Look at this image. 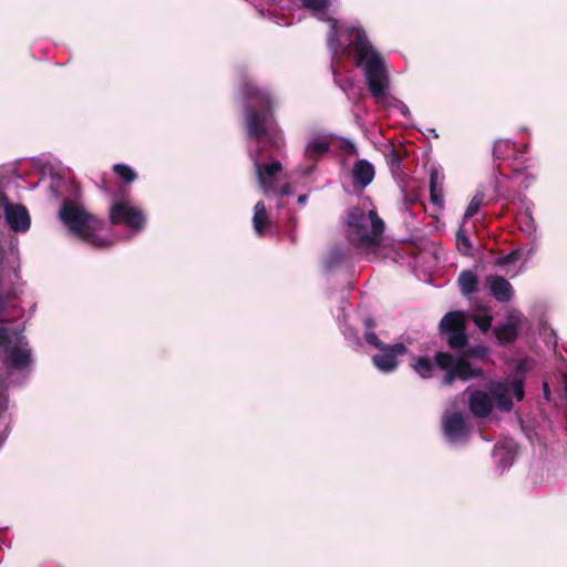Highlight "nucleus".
<instances>
[{
	"label": "nucleus",
	"instance_id": "19",
	"mask_svg": "<svg viewBox=\"0 0 567 567\" xmlns=\"http://www.w3.org/2000/svg\"><path fill=\"white\" fill-rule=\"evenodd\" d=\"M470 405L472 412L481 417L488 415L492 411V401L489 396L482 391H477L471 395Z\"/></svg>",
	"mask_w": 567,
	"mask_h": 567
},
{
	"label": "nucleus",
	"instance_id": "6",
	"mask_svg": "<svg viewBox=\"0 0 567 567\" xmlns=\"http://www.w3.org/2000/svg\"><path fill=\"white\" fill-rule=\"evenodd\" d=\"M6 250L0 245V322L14 321L24 317L20 305V287L12 281L19 279L18 270L4 266Z\"/></svg>",
	"mask_w": 567,
	"mask_h": 567
},
{
	"label": "nucleus",
	"instance_id": "46",
	"mask_svg": "<svg viewBox=\"0 0 567 567\" xmlns=\"http://www.w3.org/2000/svg\"><path fill=\"white\" fill-rule=\"evenodd\" d=\"M331 69H332V72H333L334 76H337L338 72H337L336 68L332 65Z\"/></svg>",
	"mask_w": 567,
	"mask_h": 567
},
{
	"label": "nucleus",
	"instance_id": "48",
	"mask_svg": "<svg viewBox=\"0 0 567 567\" xmlns=\"http://www.w3.org/2000/svg\"><path fill=\"white\" fill-rule=\"evenodd\" d=\"M462 429H463V431L465 430V424H464V423H463V425H462Z\"/></svg>",
	"mask_w": 567,
	"mask_h": 567
},
{
	"label": "nucleus",
	"instance_id": "42",
	"mask_svg": "<svg viewBox=\"0 0 567 567\" xmlns=\"http://www.w3.org/2000/svg\"><path fill=\"white\" fill-rule=\"evenodd\" d=\"M351 85H352V82L349 79L346 80V83L340 84V86L343 91L347 90V86H351Z\"/></svg>",
	"mask_w": 567,
	"mask_h": 567
},
{
	"label": "nucleus",
	"instance_id": "22",
	"mask_svg": "<svg viewBox=\"0 0 567 567\" xmlns=\"http://www.w3.org/2000/svg\"><path fill=\"white\" fill-rule=\"evenodd\" d=\"M430 194L432 203L436 206H442L443 194L442 188L439 187V172L436 169H432L430 174Z\"/></svg>",
	"mask_w": 567,
	"mask_h": 567
},
{
	"label": "nucleus",
	"instance_id": "32",
	"mask_svg": "<svg viewBox=\"0 0 567 567\" xmlns=\"http://www.w3.org/2000/svg\"><path fill=\"white\" fill-rule=\"evenodd\" d=\"M364 340L367 343L373 346L378 350L382 349L385 346V343H383L373 331H365Z\"/></svg>",
	"mask_w": 567,
	"mask_h": 567
},
{
	"label": "nucleus",
	"instance_id": "30",
	"mask_svg": "<svg viewBox=\"0 0 567 567\" xmlns=\"http://www.w3.org/2000/svg\"><path fill=\"white\" fill-rule=\"evenodd\" d=\"M462 243H463V256H471L476 260H478V259L481 260L482 251H481L480 247H474L464 234H463Z\"/></svg>",
	"mask_w": 567,
	"mask_h": 567
},
{
	"label": "nucleus",
	"instance_id": "14",
	"mask_svg": "<svg viewBox=\"0 0 567 567\" xmlns=\"http://www.w3.org/2000/svg\"><path fill=\"white\" fill-rule=\"evenodd\" d=\"M379 351L380 353L372 357V362L381 372L390 373L399 367L400 358L404 357L409 349L404 343L398 342L385 344Z\"/></svg>",
	"mask_w": 567,
	"mask_h": 567
},
{
	"label": "nucleus",
	"instance_id": "29",
	"mask_svg": "<svg viewBox=\"0 0 567 567\" xmlns=\"http://www.w3.org/2000/svg\"><path fill=\"white\" fill-rule=\"evenodd\" d=\"M494 457L498 458V462L502 463L503 471L513 464L512 455L503 446L495 447Z\"/></svg>",
	"mask_w": 567,
	"mask_h": 567
},
{
	"label": "nucleus",
	"instance_id": "21",
	"mask_svg": "<svg viewBox=\"0 0 567 567\" xmlns=\"http://www.w3.org/2000/svg\"><path fill=\"white\" fill-rule=\"evenodd\" d=\"M485 205H487L486 192L485 188L481 186L480 188H477L475 195L470 200V204L467 205L465 213L463 214V219L475 216L476 214H478L480 208Z\"/></svg>",
	"mask_w": 567,
	"mask_h": 567
},
{
	"label": "nucleus",
	"instance_id": "7",
	"mask_svg": "<svg viewBox=\"0 0 567 567\" xmlns=\"http://www.w3.org/2000/svg\"><path fill=\"white\" fill-rule=\"evenodd\" d=\"M492 319L491 309L487 307L477 308L472 312L463 311V380L473 378L482 371L481 367L472 368L470 359L484 360L488 353L484 346L470 347L467 344L465 327L472 321L482 332H486L492 326Z\"/></svg>",
	"mask_w": 567,
	"mask_h": 567
},
{
	"label": "nucleus",
	"instance_id": "47",
	"mask_svg": "<svg viewBox=\"0 0 567 567\" xmlns=\"http://www.w3.org/2000/svg\"><path fill=\"white\" fill-rule=\"evenodd\" d=\"M457 284H461V274L456 278Z\"/></svg>",
	"mask_w": 567,
	"mask_h": 567
},
{
	"label": "nucleus",
	"instance_id": "31",
	"mask_svg": "<svg viewBox=\"0 0 567 567\" xmlns=\"http://www.w3.org/2000/svg\"><path fill=\"white\" fill-rule=\"evenodd\" d=\"M9 408V400L6 394H0V423L4 424V430L8 429L7 412Z\"/></svg>",
	"mask_w": 567,
	"mask_h": 567
},
{
	"label": "nucleus",
	"instance_id": "8",
	"mask_svg": "<svg viewBox=\"0 0 567 567\" xmlns=\"http://www.w3.org/2000/svg\"><path fill=\"white\" fill-rule=\"evenodd\" d=\"M410 365L422 379H431L435 368L444 371L442 378L444 386L461 379V354L453 355L445 351H437L433 361L425 355H413Z\"/></svg>",
	"mask_w": 567,
	"mask_h": 567
},
{
	"label": "nucleus",
	"instance_id": "25",
	"mask_svg": "<svg viewBox=\"0 0 567 567\" xmlns=\"http://www.w3.org/2000/svg\"><path fill=\"white\" fill-rule=\"evenodd\" d=\"M301 6L313 13H326L330 7V0H301Z\"/></svg>",
	"mask_w": 567,
	"mask_h": 567
},
{
	"label": "nucleus",
	"instance_id": "37",
	"mask_svg": "<svg viewBox=\"0 0 567 567\" xmlns=\"http://www.w3.org/2000/svg\"><path fill=\"white\" fill-rule=\"evenodd\" d=\"M364 327L368 329L367 331H372V329L375 327L374 319L371 317H367L363 321Z\"/></svg>",
	"mask_w": 567,
	"mask_h": 567
},
{
	"label": "nucleus",
	"instance_id": "28",
	"mask_svg": "<svg viewBox=\"0 0 567 567\" xmlns=\"http://www.w3.org/2000/svg\"><path fill=\"white\" fill-rule=\"evenodd\" d=\"M477 276L471 270H463V293L467 295L477 290Z\"/></svg>",
	"mask_w": 567,
	"mask_h": 567
},
{
	"label": "nucleus",
	"instance_id": "17",
	"mask_svg": "<svg viewBox=\"0 0 567 567\" xmlns=\"http://www.w3.org/2000/svg\"><path fill=\"white\" fill-rule=\"evenodd\" d=\"M523 320L520 313H514L509 317L507 322L499 326L495 330L496 339L499 343H509L517 337L518 323Z\"/></svg>",
	"mask_w": 567,
	"mask_h": 567
},
{
	"label": "nucleus",
	"instance_id": "2",
	"mask_svg": "<svg viewBox=\"0 0 567 567\" xmlns=\"http://www.w3.org/2000/svg\"><path fill=\"white\" fill-rule=\"evenodd\" d=\"M330 22L328 33V47L337 55L339 52L352 55L354 65L363 72L368 89L377 102L386 97L390 91V76L384 58L377 51L368 39L362 28H347L349 43L344 47L340 43L339 22L328 17Z\"/></svg>",
	"mask_w": 567,
	"mask_h": 567
},
{
	"label": "nucleus",
	"instance_id": "41",
	"mask_svg": "<svg viewBox=\"0 0 567 567\" xmlns=\"http://www.w3.org/2000/svg\"><path fill=\"white\" fill-rule=\"evenodd\" d=\"M288 236L290 238L291 244H293V245L297 244L298 238H297L296 231L288 233Z\"/></svg>",
	"mask_w": 567,
	"mask_h": 567
},
{
	"label": "nucleus",
	"instance_id": "40",
	"mask_svg": "<svg viewBox=\"0 0 567 567\" xmlns=\"http://www.w3.org/2000/svg\"><path fill=\"white\" fill-rule=\"evenodd\" d=\"M455 243L457 249H461V226L455 230Z\"/></svg>",
	"mask_w": 567,
	"mask_h": 567
},
{
	"label": "nucleus",
	"instance_id": "44",
	"mask_svg": "<svg viewBox=\"0 0 567 567\" xmlns=\"http://www.w3.org/2000/svg\"><path fill=\"white\" fill-rule=\"evenodd\" d=\"M306 200H307V195H300V196L298 197V203H299V204H303Z\"/></svg>",
	"mask_w": 567,
	"mask_h": 567
},
{
	"label": "nucleus",
	"instance_id": "4",
	"mask_svg": "<svg viewBox=\"0 0 567 567\" xmlns=\"http://www.w3.org/2000/svg\"><path fill=\"white\" fill-rule=\"evenodd\" d=\"M59 217L75 238L95 248L107 246L106 241L97 235L103 227V221L71 199H63Z\"/></svg>",
	"mask_w": 567,
	"mask_h": 567
},
{
	"label": "nucleus",
	"instance_id": "36",
	"mask_svg": "<svg viewBox=\"0 0 567 567\" xmlns=\"http://www.w3.org/2000/svg\"><path fill=\"white\" fill-rule=\"evenodd\" d=\"M297 225H298V220L296 217H290L288 219V223L286 224L285 226V231L288 234V233H292V231H296V228H297Z\"/></svg>",
	"mask_w": 567,
	"mask_h": 567
},
{
	"label": "nucleus",
	"instance_id": "15",
	"mask_svg": "<svg viewBox=\"0 0 567 567\" xmlns=\"http://www.w3.org/2000/svg\"><path fill=\"white\" fill-rule=\"evenodd\" d=\"M375 176L374 166L368 159H358L352 168L354 189L363 190Z\"/></svg>",
	"mask_w": 567,
	"mask_h": 567
},
{
	"label": "nucleus",
	"instance_id": "5",
	"mask_svg": "<svg viewBox=\"0 0 567 567\" xmlns=\"http://www.w3.org/2000/svg\"><path fill=\"white\" fill-rule=\"evenodd\" d=\"M349 239L357 247H375L384 231V221L375 209L365 215L360 207H353L348 214Z\"/></svg>",
	"mask_w": 567,
	"mask_h": 567
},
{
	"label": "nucleus",
	"instance_id": "12",
	"mask_svg": "<svg viewBox=\"0 0 567 567\" xmlns=\"http://www.w3.org/2000/svg\"><path fill=\"white\" fill-rule=\"evenodd\" d=\"M437 334L451 349L461 350V310L449 311L437 326Z\"/></svg>",
	"mask_w": 567,
	"mask_h": 567
},
{
	"label": "nucleus",
	"instance_id": "27",
	"mask_svg": "<svg viewBox=\"0 0 567 567\" xmlns=\"http://www.w3.org/2000/svg\"><path fill=\"white\" fill-rule=\"evenodd\" d=\"M113 172L125 183H132L137 178V175L132 167L125 164H115L113 166Z\"/></svg>",
	"mask_w": 567,
	"mask_h": 567
},
{
	"label": "nucleus",
	"instance_id": "39",
	"mask_svg": "<svg viewBox=\"0 0 567 567\" xmlns=\"http://www.w3.org/2000/svg\"><path fill=\"white\" fill-rule=\"evenodd\" d=\"M291 194V186L290 184H285L280 189V196H288Z\"/></svg>",
	"mask_w": 567,
	"mask_h": 567
},
{
	"label": "nucleus",
	"instance_id": "16",
	"mask_svg": "<svg viewBox=\"0 0 567 567\" xmlns=\"http://www.w3.org/2000/svg\"><path fill=\"white\" fill-rule=\"evenodd\" d=\"M486 286L491 295L499 302L509 301L513 297L514 290L512 285L501 276H488L486 278Z\"/></svg>",
	"mask_w": 567,
	"mask_h": 567
},
{
	"label": "nucleus",
	"instance_id": "20",
	"mask_svg": "<svg viewBox=\"0 0 567 567\" xmlns=\"http://www.w3.org/2000/svg\"><path fill=\"white\" fill-rule=\"evenodd\" d=\"M252 224L258 236L262 237L266 227L270 224L266 206L262 202H258L254 206Z\"/></svg>",
	"mask_w": 567,
	"mask_h": 567
},
{
	"label": "nucleus",
	"instance_id": "24",
	"mask_svg": "<svg viewBox=\"0 0 567 567\" xmlns=\"http://www.w3.org/2000/svg\"><path fill=\"white\" fill-rule=\"evenodd\" d=\"M330 148V144L327 141H312L306 147V156L313 158L316 156L323 155Z\"/></svg>",
	"mask_w": 567,
	"mask_h": 567
},
{
	"label": "nucleus",
	"instance_id": "1",
	"mask_svg": "<svg viewBox=\"0 0 567 567\" xmlns=\"http://www.w3.org/2000/svg\"><path fill=\"white\" fill-rule=\"evenodd\" d=\"M241 97L247 102L245 126L249 140L258 143L250 153L260 187L267 194L274 189L275 177L282 171L279 161L262 165L261 162L272 157L267 152H279L284 146V135L274 118L272 101L269 93L259 87L247 76L240 82Z\"/></svg>",
	"mask_w": 567,
	"mask_h": 567
},
{
	"label": "nucleus",
	"instance_id": "26",
	"mask_svg": "<svg viewBox=\"0 0 567 567\" xmlns=\"http://www.w3.org/2000/svg\"><path fill=\"white\" fill-rule=\"evenodd\" d=\"M515 146L509 140H497L493 147V154L496 158H505Z\"/></svg>",
	"mask_w": 567,
	"mask_h": 567
},
{
	"label": "nucleus",
	"instance_id": "45",
	"mask_svg": "<svg viewBox=\"0 0 567 567\" xmlns=\"http://www.w3.org/2000/svg\"><path fill=\"white\" fill-rule=\"evenodd\" d=\"M534 251H535V248H534V246H533V247H530V248L527 250L526 256H527V257H530V256L534 254Z\"/></svg>",
	"mask_w": 567,
	"mask_h": 567
},
{
	"label": "nucleus",
	"instance_id": "33",
	"mask_svg": "<svg viewBox=\"0 0 567 567\" xmlns=\"http://www.w3.org/2000/svg\"><path fill=\"white\" fill-rule=\"evenodd\" d=\"M339 147L342 152H344L349 155L357 154V147H355L354 143L350 140H341Z\"/></svg>",
	"mask_w": 567,
	"mask_h": 567
},
{
	"label": "nucleus",
	"instance_id": "43",
	"mask_svg": "<svg viewBox=\"0 0 567 567\" xmlns=\"http://www.w3.org/2000/svg\"><path fill=\"white\" fill-rule=\"evenodd\" d=\"M544 394H545V398L548 400L549 395H550V392H549L547 383H544Z\"/></svg>",
	"mask_w": 567,
	"mask_h": 567
},
{
	"label": "nucleus",
	"instance_id": "35",
	"mask_svg": "<svg viewBox=\"0 0 567 567\" xmlns=\"http://www.w3.org/2000/svg\"><path fill=\"white\" fill-rule=\"evenodd\" d=\"M404 200H405V203H408L410 205H414V204L420 203V194H419V192H416V190L406 192L405 195H404Z\"/></svg>",
	"mask_w": 567,
	"mask_h": 567
},
{
	"label": "nucleus",
	"instance_id": "13",
	"mask_svg": "<svg viewBox=\"0 0 567 567\" xmlns=\"http://www.w3.org/2000/svg\"><path fill=\"white\" fill-rule=\"evenodd\" d=\"M489 391L495 399L498 409L505 412H509L513 408L509 393L513 392L518 401L524 399L525 392L522 380H515L513 382H494L491 384Z\"/></svg>",
	"mask_w": 567,
	"mask_h": 567
},
{
	"label": "nucleus",
	"instance_id": "3",
	"mask_svg": "<svg viewBox=\"0 0 567 567\" xmlns=\"http://www.w3.org/2000/svg\"><path fill=\"white\" fill-rule=\"evenodd\" d=\"M24 332L23 318L0 322V362L10 373H25L33 364V351Z\"/></svg>",
	"mask_w": 567,
	"mask_h": 567
},
{
	"label": "nucleus",
	"instance_id": "34",
	"mask_svg": "<svg viewBox=\"0 0 567 567\" xmlns=\"http://www.w3.org/2000/svg\"><path fill=\"white\" fill-rule=\"evenodd\" d=\"M523 250L522 249H517V250H514L512 251L511 254L504 256L502 259H501V264L502 265H506V264H511V262H515L519 259L520 255H522Z\"/></svg>",
	"mask_w": 567,
	"mask_h": 567
},
{
	"label": "nucleus",
	"instance_id": "38",
	"mask_svg": "<svg viewBox=\"0 0 567 567\" xmlns=\"http://www.w3.org/2000/svg\"><path fill=\"white\" fill-rule=\"evenodd\" d=\"M99 187H100L103 192H105V193H110L109 182L106 181V178H105L104 176L101 178V183H100Z\"/></svg>",
	"mask_w": 567,
	"mask_h": 567
},
{
	"label": "nucleus",
	"instance_id": "18",
	"mask_svg": "<svg viewBox=\"0 0 567 567\" xmlns=\"http://www.w3.org/2000/svg\"><path fill=\"white\" fill-rule=\"evenodd\" d=\"M524 212L522 213L520 229L534 241L537 240V224L532 215L533 204L526 198L522 199Z\"/></svg>",
	"mask_w": 567,
	"mask_h": 567
},
{
	"label": "nucleus",
	"instance_id": "10",
	"mask_svg": "<svg viewBox=\"0 0 567 567\" xmlns=\"http://www.w3.org/2000/svg\"><path fill=\"white\" fill-rule=\"evenodd\" d=\"M0 208L3 210L6 221L16 233H23L30 228V216L21 204H12L8 195L0 189Z\"/></svg>",
	"mask_w": 567,
	"mask_h": 567
},
{
	"label": "nucleus",
	"instance_id": "11",
	"mask_svg": "<svg viewBox=\"0 0 567 567\" xmlns=\"http://www.w3.org/2000/svg\"><path fill=\"white\" fill-rule=\"evenodd\" d=\"M445 439L455 442L461 439V395L456 394L446 402L441 420Z\"/></svg>",
	"mask_w": 567,
	"mask_h": 567
},
{
	"label": "nucleus",
	"instance_id": "9",
	"mask_svg": "<svg viewBox=\"0 0 567 567\" xmlns=\"http://www.w3.org/2000/svg\"><path fill=\"white\" fill-rule=\"evenodd\" d=\"M109 218L112 225L123 224L137 231L142 230L145 224L143 212L124 200L112 204L109 210Z\"/></svg>",
	"mask_w": 567,
	"mask_h": 567
},
{
	"label": "nucleus",
	"instance_id": "23",
	"mask_svg": "<svg viewBox=\"0 0 567 567\" xmlns=\"http://www.w3.org/2000/svg\"><path fill=\"white\" fill-rule=\"evenodd\" d=\"M408 156V152L403 146L392 147L386 155V161L392 171L400 169L402 161Z\"/></svg>",
	"mask_w": 567,
	"mask_h": 567
}]
</instances>
